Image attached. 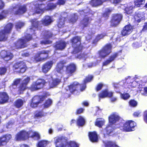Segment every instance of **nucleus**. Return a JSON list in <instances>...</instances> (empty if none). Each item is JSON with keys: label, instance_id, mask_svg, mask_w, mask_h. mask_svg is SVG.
I'll return each instance as SVG.
<instances>
[{"label": "nucleus", "instance_id": "1", "mask_svg": "<svg viewBox=\"0 0 147 147\" xmlns=\"http://www.w3.org/2000/svg\"><path fill=\"white\" fill-rule=\"evenodd\" d=\"M66 63L64 60L60 61L58 63L56 67V69L58 73L61 74L64 71V67H65V74L68 77H69L74 75L77 70L76 64L71 63L65 66V65Z\"/></svg>", "mask_w": 147, "mask_h": 147}, {"label": "nucleus", "instance_id": "2", "mask_svg": "<svg viewBox=\"0 0 147 147\" xmlns=\"http://www.w3.org/2000/svg\"><path fill=\"white\" fill-rule=\"evenodd\" d=\"M80 14L81 15L84 16L79 24V26L82 29H84L85 28L89 26L90 22L92 20L91 17L88 16L92 14L91 10L89 8L87 7L80 11Z\"/></svg>", "mask_w": 147, "mask_h": 147}, {"label": "nucleus", "instance_id": "3", "mask_svg": "<svg viewBox=\"0 0 147 147\" xmlns=\"http://www.w3.org/2000/svg\"><path fill=\"white\" fill-rule=\"evenodd\" d=\"M69 42L73 49L72 53L73 54L81 52L84 48L81 43V38L80 36H75L73 37L70 39Z\"/></svg>", "mask_w": 147, "mask_h": 147}, {"label": "nucleus", "instance_id": "4", "mask_svg": "<svg viewBox=\"0 0 147 147\" xmlns=\"http://www.w3.org/2000/svg\"><path fill=\"white\" fill-rule=\"evenodd\" d=\"M13 26L12 23L9 22L0 30V42H5L7 40L9 35L11 32Z\"/></svg>", "mask_w": 147, "mask_h": 147}, {"label": "nucleus", "instance_id": "5", "mask_svg": "<svg viewBox=\"0 0 147 147\" xmlns=\"http://www.w3.org/2000/svg\"><path fill=\"white\" fill-rule=\"evenodd\" d=\"M80 84L77 82H74L67 86L68 89L66 90V92L63 93V96L65 98L70 97L71 93L74 94L76 92H78L79 86Z\"/></svg>", "mask_w": 147, "mask_h": 147}, {"label": "nucleus", "instance_id": "6", "mask_svg": "<svg viewBox=\"0 0 147 147\" xmlns=\"http://www.w3.org/2000/svg\"><path fill=\"white\" fill-rule=\"evenodd\" d=\"M31 24V27L30 28V32L32 33L33 35L36 36L35 30H40L42 26L40 21L38 20L36 18L31 19L30 20Z\"/></svg>", "mask_w": 147, "mask_h": 147}, {"label": "nucleus", "instance_id": "7", "mask_svg": "<svg viewBox=\"0 0 147 147\" xmlns=\"http://www.w3.org/2000/svg\"><path fill=\"white\" fill-rule=\"evenodd\" d=\"M47 82L44 79L38 78L33 82L30 89L32 91H35L43 88Z\"/></svg>", "mask_w": 147, "mask_h": 147}, {"label": "nucleus", "instance_id": "8", "mask_svg": "<svg viewBox=\"0 0 147 147\" xmlns=\"http://www.w3.org/2000/svg\"><path fill=\"white\" fill-rule=\"evenodd\" d=\"M49 50H42L36 53L34 55V60L36 62L45 61L49 58Z\"/></svg>", "mask_w": 147, "mask_h": 147}, {"label": "nucleus", "instance_id": "9", "mask_svg": "<svg viewBox=\"0 0 147 147\" xmlns=\"http://www.w3.org/2000/svg\"><path fill=\"white\" fill-rule=\"evenodd\" d=\"M47 97L46 94L44 95L35 96L31 99L30 107L32 108L36 107L39 104L42 103Z\"/></svg>", "mask_w": 147, "mask_h": 147}, {"label": "nucleus", "instance_id": "10", "mask_svg": "<svg viewBox=\"0 0 147 147\" xmlns=\"http://www.w3.org/2000/svg\"><path fill=\"white\" fill-rule=\"evenodd\" d=\"M112 45L111 43L106 44L98 51L99 57L101 58H105L111 52Z\"/></svg>", "mask_w": 147, "mask_h": 147}, {"label": "nucleus", "instance_id": "11", "mask_svg": "<svg viewBox=\"0 0 147 147\" xmlns=\"http://www.w3.org/2000/svg\"><path fill=\"white\" fill-rule=\"evenodd\" d=\"M11 12L14 15H20L25 13L27 11L26 5L17 4L12 7Z\"/></svg>", "mask_w": 147, "mask_h": 147}, {"label": "nucleus", "instance_id": "12", "mask_svg": "<svg viewBox=\"0 0 147 147\" xmlns=\"http://www.w3.org/2000/svg\"><path fill=\"white\" fill-rule=\"evenodd\" d=\"M123 15L120 13H116L113 14L111 19L110 21L111 26L116 27L120 23L123 18Z\"/></svg>", "mask_w": 147, "mask_h": 147}, {"label": "nucleus", "instance_id": "13", "mask_svg": "<svg viewBox=\"0 0 147 147\" xmlns=\"http://www.w3.org/2000/svg\"><path fill=\"white\" fill-rule=\"evenodd\" d=\"M13 69L14 70H18L16 71L18 73H23L27 69L25 62L21 61L16 63L13 66Z\"/></svg>", "mask_w": 147, "mask_h": 147}, {"label": "nucleus", "instance_id": "14", "mask_svg": "<svg viewBox=\"0 0 147 147\" xmlns=\"http://www.w3.org/2000/svg\"><path fill=\"white\" fill-rule=\"evenodd\" d=\"M136 125V123L134 121L132 120H128L123 124V129L125 132L131 131L134 130V128Z\"/></svg>", "mask_w": 147, "mask_h": 147}, {"label": "nucleus", "instance_id": "15", "mask_svg": "<svg viewBox=\"0 0 147 147\" xmlns=\"http://www.w3.org/2000/svg\"><path fill=\"white\" fill-rule=\"evenodd\" d=\"M30 80V77L28 76L24 79L22 82L20 84L18 88V91L19 94H22L28 88L27 85Z\"/></svg>", "mask_w": 147, "mask_h": 147}, {"label": "nucleus", "instance_id": "16", "mask_svg": "<svg viewBox=\"0 0 147 147\" xmlns=\"http://www.w3.org/2000/svg\"><path fill=\"white\" fill-rule=\"evenodd\" d=\"M29 131H26L24 130H22L17 134L16 138L18 140H25L29 138Z\"/></svg>", "mask_w": 147, "mask_h": 147}, {"label": "nucleus", "instance_id": "17", "mask_svg": "<svg viewBox=\"0 0 147 147\" xmlns=\"http://www.w3.org/2000/svg\"><path fill=\"white\" fill-rule=\"evenodd\" d=\"M45 78L46 80H48L47 82L50 88L55 87L61 82V80L57 78L53 79L51 76L50 75H46Z\"/></svg>", "mask_w": 147, "mask_h": 147}, {"label": "nucleus", "instance_id": "18", "mask_svg": "<svg viewBox=\"0 0 147 147\" xmlns=\"http://www.w3.org/2000/svg\"><path fill=\"white\" fill-rule=\"evenodd\" d=\"M28 45L22 38H20L14 42L13 47L16 49H19L27 47Z\"/></svg>", "mask_w": 147, "mask_h": 147}, {"label": "nucleus", "instance_id": "19", "mask_svg": "<svg viewBox=\"0 0 147 147\" xmlns=\"http://www.w3.org/2000/svg\"><path fill=\"white\" fill-rule=\"evenodd\" d=\"M113 93L110 92L107 89L102 90L98 94V98L99 99L105 98L106 97L111 98L113 96Z\"/></svg>", "mask_w": 147, "mask_h": 147}, {"label": "nucleus", "instance_id": "20", "mask_svg": "<svg viewBox=\"0 0 147 147\" xmlns=\"http://www.w3.org/2000/svg\"><path fill=\"white\" fill-rule=\"evenodd\" d=\"M12 138L11 135L7 134L0 137V146L6 145Z\"/></svg>", "mask_w": 147, "mask_h": 147}, {"label": "nucleus", "instance_id": "21", "mask_svg": "<svg viewBox=\"0 0 147 147\" xmlns=\"http://www.w3.org/2000/svg\"><path fill=\"white\" fill-rule=\"evenodd\" d=\"M0 55L1 58L6 61L11 60L13 57V55L12 53L4 50L1 51Z\"/></svg>", "mask_w": 147, "mask_h": 147}, {"label": "nucleus", "instance_id": "22", "mask_svg": "<svg viewBox=\"0 0 147 147\" xmlns=\"http://www.w3.org/2000/svg\"><path fill=\"white\" fill-rule=\"evenodd\" d=\"M53 63L52 61H50L44 63L42 66V72L44 74L47 73L52 68Z\"/></svg>", "mask_w": 147, "mask_h": 147}, {"label": "nucleus", "instance_id": "23", "mask_svg": "<svg viewBox=\"0 0 147 147\" xmlns=\"http://www.w3.org/2000/svg\"><path fill=\"white\" fill-rule=\"evenodd\" d=\"M133 30V28L131 25H126L123 28L121 32V34L123 36H127L130 34Z\"/></svg>", "mask_w": 147, "mask_h": 147}, {"label": "nucleus", "instance_id": "24", "mask_svg": "<svg viewBox=\"0 0 147 147\" xmlns=\"http://www.w3.org/2000/svg\"><path fill=\"white\" fill-rule=\"evenodd\" d=\"M67 17V13H65L61 15L58 20L57 24V26L59 28H61L64 27Z\"/></svg>", "mask_w": 147, "mask_h": 147}, {"label": "nucleus", "instance_id": "25", "mask_svg": "<svg viewBox=\"0 0 147 147\" xmlns=\"http://www.w3.org/2000/svg\"><path fill=\"white\" fill-rule=\"evenodd\" d=\"M120 116L116 113L111 114L108 117L109 122L111 124H114L118 121L120 119Z\"/></svg>", "mask_w": 147, "mask_h": 147}, {"label": "nucleus", "instance_id": "26", "mask_svg": "<svg viewBox=\"0 0 147 147\" xmlns=\"http://www.w3.org/2000/svg\"><path fill=\"white\" fill-rule=\"evenodd\" d=\"M34 10L33 11L34 14H39L43 12L45 9V4H36L35 5Z\"/></svg>", "mask_w": 147, "mask_h": 147}, {"label": "nucleus", "instance_id": "27", "mask_svg": "<svg viewBox=\"0 0 147 147\" xmlns=\"http://www.w3.org/2000/svg\"><path fill=\"white\" fill-rule=\"evenodd\" d=\"M9 99V97L6 92H0V104L8 102Z\"/></svg>", "mask_w": 147, "mask_h": 147}, {"label": "nucleus", "instance_id": "28", "mask_svg": "<svg viewBox=\"0 0 147 147\" xmlns=\"http://www.w3.org/2000/svg\"><path fill=\"white\" fill-rule=\"evenodd\" d=\"M88 136L89 140L91 142L94 143L98 141V134L95 131L89 132Z\"/></svg>", "mask_w": 147, "mask_h": 147}, {"label": "nucleus", "instance_id": "29", "mask_svg": "<svg viewBox=\"0 0 147 147\" xmlns=\"http://www.w3.org/2000/svg\"><path fill=\"white\" fill-rule=\"evenodd\" d=\"M66 46V42L63 40L56 42L54 47L57 50H62L64 49Z\"/></svg>", "mask_w": 147, "mask_h": 147}, {"label": "nucleus", "instance_id": "30", "mask_svg": "<svg viewBox=\"0 0 147 147\" xmlns=\"http://www.w3.org/2000/svg\"><path fill=\"white\" fill-rule=\"evenodd\" d=\"M118 53V52H115L110 56L108 59L103 62L102 66H106L113 61L115 58L119 55Z\"/></svg>", "mask_w": 147, "mask_h": 147}, {"label": "nucleus", "instance_id": "31", "mask_svg": "<svg viewBox=\"0 0 147 147\" xmlns=\"http://www.w3.org/2000/svg\"><path fill=\"white\" fill-rule=\"evenodd\" d=\"M40 22L42 24L47 26L50 24L53 21L50 16H46L40 21Z\"/></svg>", "mask_w": 147, "mask_h": 147}, {"label": "nucleus", "instance_id": "32", "mask_svg": "<svg viewBox=\"0 0 147 147\" xmlns=\"http://www.w3.org/2000/svg\"><path fill=\"white\" fill-rule=\"evenodd\" d=\"M114 129L112 124H110L108 125L105 129V133L104 134V136L106 137L107 136H109L110 134L113 132Z\"/></svg>", "mask_w": 147, "mask_h": 147}, {"label": "nucleus", "instance_id": "33", "mask_svg": "<svg viewBox=\"0 0 147 147\" xmlns=\"http://www.w3.org/2000/svg\"><path fill=\"white\" fill-rule=\"evenodd\" d=\"M25 103V101L24 100L22 99H18L14 102V106L17 108H20L23 106Z\"/></svg>", "mask_w": 147, "mask_h": 147}, {"label": "nucleus", "instance_id": "34", "mask_svg": "<svg viewBox=\"0 0 147 147\" xmlns=\"http://www.w3.org/2000/svg\"><path fill=\"white\" fill-rule=\"evenodd\" d=\"M113 10V9L111 8H106L105 12L102 13V17L105 18L106 19H108Z\"/></svg>", "mask_w": 147, "mask_h": 147}, {"label": "nucleus", "instance_id": "35", "mask_svg": "<svg viewBox=\"0 0 147 147\" xmlns=\"http://www.w3.org/2000/svg\"><path fill=\"white\" fill-rule=\"evenodd\" d=\"M113 10V9L111 8H106L105 12L102 13V17L105 18L106 19H108Z\"/></svg>", "mask_w": 147, "mask_h": 147}, {"label": "nucleus", "instance_id": "36", "mask_svg": "<svg viewBox=\"0 0 147 147\" xmlns=\"http://www.w3.org/2000/svg\"><path fill=\"white\" fill-rule=\"evenodd\" d=\"M45 115V113L42 110L36 111L34 113V117L35 118H41Z\"/></svg>", "mask_w": 147, "mask_h": 147}, {"label": "nucleus", "instance_id": "37", "mask_svg": "<svg viewBox=\"0 0 147 147\" xmlns=\"http://www.w3.org/2000/svg\"><path fill=\"white\" fill-rule=\"evenodd\" d=\"M29 137L34 138L36 140H38L40 139V136L39 134L37 132H34L32 130H29Z\"/></svg>", "mask_w": 147, "mask_h": 147}, {"label": "nucleus", "instance_id": "38", "mask_svg": "<svg viewBox=\"0 0 147 147\" xmlns=\"http://www.w3.org/2000/svg\"><path fill=\"white\" fill-rule=\"evenodd\" d=\"M62 138L58 137L57 138L55 141V144L56 147H63L64 144L62 142Z\"/></svg>", "mask_w": 147, "mask_h": 147}, {"label": "nucleus", "instance_id": "39", "mask_svg": "<svg viewBox=\"0 0 147 147\" xmlns=\"http://www.w3.org/2000/svg\"><path fill=\"white\" fill-rule=\"evenodd\" d=\"M91 5L93 7H96L102 4L101 0H91L90 2Z\"/></svg>", "mask_w": 147, "mask_h": 147}, {"label": "nucleus", "instance_id": "40", "mask_svg": "<svg viewBox=\"0 0 147 147\" xmlns=\"http://www.w3.org/2000/svg\"><path fill=\"white\" fill-rule=\"evenodd\" d=\"M78 18V16L75 14H74L71 16L69 20V22L72 24H74L77 21Z\"/></svg>", "mask_w": 147, "mask_h": 147}, {"label": "nucleus", "instance_id": "41", "mask_svg": "<svg viewBox=\"0 0 147 147\" xmlns=\"http://www.w3.org/2000/svg\"><path fill=\"white\" fill-rule=\"evenodd\" d=\"M104 37V35L102 34L97 35L92 41V44L96 45L97 42L101 39H102Z\"/></svg>", "mask_w": 147, "mask_h": 147}, {"label": "nucleus", "instance_id": "42", "mask_svg": "<svg viewBox=\"0 0 147 147\" xmlns=\"http://www.w3.org/2000/svg\"><path fill=\"white\" fill-rule=\"evenodd\" d=\"M12 7L9 8L7 9H5L2 10L1 13V14L3 16L4 18H5V17L7 16L9 13H10L12 15H13V14L11 12V9Z\"/></svg>", "mask_w": 147, "mask_h": 147}, {"label": "nucleus", "instance_id": "43", "mask_svg": "<svg viewBox=\"0 0 147 147\" xmlns=\"http://www.w3.org/2000/svg\"><path fill=\"white\" fill-rule=\"evenodd\" d=\"M22 80V79L20 78H16L14 80L12 83L10 85V88H14V86H17Z\"/></svg>", "mask_w": 147, "mask_h": 147}, {"label": "nucleus", "instance_id": "44", "mask_svg": "<svg viewBox=\"0 0 147 147\" xmlns=\"http://www.w3.org/2000/svg\"><path fill=\"white\" fill-rule=\"evenodd\" d=\"M52 103L51 100L50 98H48L46 100L44 103L42 104L44 108H47L49 107Z\"/></svg>", "mask_w": 147, "mask_h": 147}, {"label": "nucleus", "instance_id": "45", "mask_svg": "<svg viewBox=\"0 0 147 147\" xmlns=\"http://www.w3.org/2000/svg\"><path fill=\"white\" fill-rule=\"evenodd\" d=\"M85 123V121L84 118L80 116L77 120V124L78 126H82Z\"/></svg>", "mask_w": 147, "mask_h": 147}, {"label": "nucleus", "instance_id": "46", "mask_svg": "<svg viewBox=\"0 0 147 147\" xmlns=\"http://www.w3.org/2000/svg\"><path fill=\"white\" fill-rule=\"evenodd\" d=\"M94 76L92 75H88L86 76L83 81V82L85 84L91 82L93 80Z\"/></svg>", "mask_w": 147, "mask_h": 147}, {"label": "nucleus", "instance_id": "47", "mask_svg": "<svg viewBox=\"0 0 147 147\" xmlns=\"http://www.w3.org/2000/svg\"><path fill=\"white\" fill-rule=\"evenodd\" d=\"M32 35L29 34H27L24 36V38H22L25 43L29 42L32 39Z\"/></svg>", "mask_w": 147, "mask_h": 147}, {"label": "nucleus", "instance_id": "48", "mask_svg": "<svg viewBox=\"0 0 147 147\" xmlns=\"http://www.w3.org/2000/svg\"><path fill=\"white\" fill-rule=\"evenodd\" d=\"M134 7L132 6H127L125 9V13L128 14H130L133 12Z\"/></svg>", "mask_w": 147, "mask_h": 147}, {"label": "nucleus", "instance_id": "49", "mask_svg": "<svg viewBox=\"0 0 147 147\" xmlns=\"http://www.w3.org/2000/svg\"><path fill=\"white\" fill-rule=\"evenodd\" d=\"M47 141L45 140H41L38 143L37 146L38 147H45L47 145Z\"/></svg>", "mask_w": 147, "mask_h": 147}, {"label": "nucleus", "instance_id": "50", "mask_svg": "<svg viewBox=\"0 0 147 147\" xmlns=\"http://www.w3.org/2000/svg\"><path fill=\"white\" fill-rule=\"evenodd\" d=\"M57 6L56 3H48L47 5V8L49 10H52L54 9Z\"/></svg>", "mask_w": 147, "mask_h": 147}, {"label": "nucleus", "instance_id": "51", "mask_svg": "<svg viewBox=\"0 0 147 147\" xmlns=\"http://www.w3.org/2000/svg\"><path fill=\"white\" fill-rule=\"evenodd\" d=\"M145 0H135V5L136 7H139L144 3Z\"/></svg>", "mask_w": 147, "mask_h": 147}, {"label": "nucleus", "instance_id": "52", "mask_svg": "<svg viewBox=\"0 0 147 147\" xmlns=\"http://www.w3.org/2000/svg\"><path fill=\"white\" fill-rule=\"evenodd\" d=\"M126 82L127 84H130V85L132 87H134L135 86L132 85V84L135 82L134 80L133 79L129 77L126 80Z\"/></svg>", "mask_w": 147, "mask_h": 147}, {"label": "nucleus", "instance_id": "53", "mask_svg": "<svg viewBox=\"0 0 147 147\" xmlns=\"http://www.w3.org/2000/svg\"><path fill=\"white\" fill-rule=\"evenodd\" d=\"M53 34L49 31H46L45 32L44 36L46 38H49L52 37Z\"/></svg>", "mask_w": 147, "mask_h": 147}, {"label": "nucleus", "instance_id": "54", "mask_svg": "<svg viewBox=\"0 0 147 147\" xmlns=\"http://www.w3.org/2000/svg\"><path fill=\"white\" fill-rule=\"evenodd\" d=\"M68 147H78L79 145L76 142L70 141L67 143Z\"/></svg>", "mask_w": 147, "mask_h": 147}, {"label": "nucleus", "instance_id": "55", "mask_svg": "<svg viewBox=\"0 0 147 147\" xmlns=\"http://www.w3.org/2000/svg\"><path fill=\"white\" fill-rule=\"evenodd\" d=\"M104 85L102 83H99L95 87V90L96 92H98L102 88Z\"/></svg>", "mask_w": 147, "mask_h": 147}, {"label": "nucleus", "instance_id": "56", "mask_svg": "<svg viewBox=\"0 0 147 147\" xmlns=\"http://www.w3.org/2000/svg\"><path fill=\"white\" fill-rule=\"evenodd\" d=\"M137 101L134 99H131L129 102V105L131 107H135L137 106Z\"/></svg>", "mask_w": 147, "mask_h": 147}, {"label": "nucleus", "instance_id": "57", "mask_svg": "<svg viewBox=\"0 0 147 147\" xmlns=\"http://www.w3.org/2000/svg\"><path fill=\"white\" fill-rule=\"evenodd\" d=\"M24 25V23L22 22H19L15 25V27L16 29L21 28Z\"/></svg>", "mask_w": 147, "mask_h": 147}, {"label": "nucleus", "instance_id": "58", "mask_svg": "<svg viewBox=\"0 0 147 147\" xmlns=\"http://www.w3.org/2000/svg\"><path fill=\"white\" fill-rule=\"evenodd\" d=\"M104 121L102 120L97 121L95 122V125L99 127H101L104 124Z\"/></svg>", "mask_w": 147, "mask_h": 147}, {"label": "nucleus", "instance_id": "59", "mask_svg": "<svg viewBox=\"0 0 147 147\" xmlns=\"http://www.w3.org/2000/svg\"><path fill=\"white\" fill-rule=\"evenodd\" d=\"M121 98L124 100L127 99L129 98L130 96L128 93H121Z\"/></svg>", "mask_w": 147, "mask_h": 147}, {"label": "nucleus", "instance_id": "60", "mask_svg": "<svg viewBox=\"0 0 147 147\" xmlns=\"http://www.w3.org/2000/svg\"><path fill=\"white\" fill-rule=\"evenodd\" d=\"M84 109L82 108H80L78 109L76 112L75 113L76 115L80 114L83 113Z\"/></svg>", "mask_w": 147, "mask_h": 147}, {"label": "nucleus", "instance_id": "61", "mask_svg": "<svg viewBox=\"0 0 147 147\" xmlns=\"http://www.w3.org/2000/svg\"><path fill=\"white\" fill-rule=\"evenodd\" d=\"M52 43V41L49 40H42L40 41V43L42 45H46Z\"/></svg>", "mask_w": 147, "mask_h": 147}, {"label": "nucleus", "instance_id": "62", "mask_svg": "<svg viewBox=\"0 0 147 147\" xmlns=\"http://www.w3.org/2000/svg\"><path fill=\"white\" fill-rule=\"evenodd\" d=\"M7 71L6 68L5 67H0V75H3L6 73Z\"/></svg>", "mask_w": 147, "mask_h": 147}, {"label": "nucleus", "instance_id": "63", "mask_svg": "<svg viewBox=\"0 0 147 147\" xmlns=\"http://www.w3.org/2000/svg\"><path fill=\"white\" fill-rule=\"evenodd\" d=\"M86 84H85L83 82V83L82 84H80V91H83L85 90L86 88Z\"/></svg>", "mask_w": 147, "mask_h": 147}, {"label": "nucleus", "instance_id": "64", "mask_svg": "<svg viewBox=\"0 0 147 147\" xmlns=\"http://www.w3.org/2000/svg\"><path fill=\"white\" fill-rule=\"evenodd\" d=\"M143 119L144 121L147 123V111H145L144 113Z\"/></svg>", "mask_w": 147, "mask_h": 147}]
</instances>
